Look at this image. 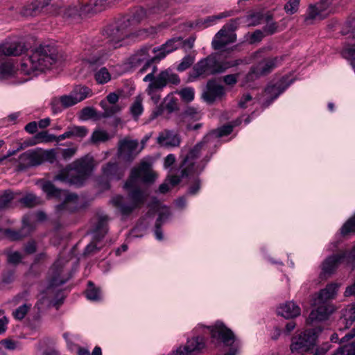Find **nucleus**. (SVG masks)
<instances>
[{"mask_svg": "<svg viewBox=\"0 0 355 355\" xmlns=\"http://www.w3.org/2000/svg\"><path fill=\"white\" fill-rule=\"evenodd\" d=\"M62 61L61 56L55 48L50 45L40 46L23 58L20 68L15 71L13 64L7 61L0 64V80L8 79L15 76L26 75V78L20 80L26 82L40 73L58 66Z\"/></svg>", "mask_w": 355, "mask_h": 355, "instance_id": "1", "label": "nucleus"}, {"mask_svg": "<svg viewBox=\"0 0 355 355\" xmlns=\"http://www.w3.org/2000/svg\"><path fill=\"white\" fill-rule=\"evenodd\" d=\"M157 177V173L153 170L149 162H140L131 170L130 175L124 184V189L128 193V197L115 196L110 200L112 205L118 209L123 216L130 215L145 202L148 196L147 191L139 188V182L152 184L156 180Z\"/></svg>", "mask_w": 355, "mask_h": 355, "instance_id": "2", "label": "nucleus"}, {"mask_svg": "<svg viewBox=\"0 0 355 355\" xmlns=\"http://www.w3.org/2000/svg\"><path fill=\"white\" fill-rule=\"evenodd\" d=\"M234 125H226L220 128L212 130L205 138L202 142L198 144L191 149L184 158L180 165V175H171L168 177L167 181L173 187L180 182V178L187 177L193 174H198L205 168L206 162L198 161V154L202 146L205 143H209L214 139H218L221 137L227 135L232 132Z\"/></svg>", "mask_w": 355, "mask_h": 355, "instance_id": "3", "label": "nucleus"}, {"mask_svg": "<svg viewBox=\"0 0 355 355\" xmlns=\"http://www.w3.org/2000/svg\"><path fill=\"white\" fill-rule=\"evenodd\" d=\"M147 17V12L144 8H137L132 13L130 18L123 19L117 24L111 25L105 30V42L103 45L105 50L111 51L120 47L121 41L128 35L127 31L128 25L136 24Z\"/></svg>", "mask_w": 355, "mask_h": 355, "instance_id": "4", "label": "nucleus"}, {"mask_svg": "<svg viewBox=\"0 0 355 355\" xmlns=\"http://www.w3.org/2000/svg\"><path fill=\"white\" fill-rule=\"evenodd\" d=\"M63 268L64 261L62 259L56 261L51 268L49 271L50 281L49 287L46 293L41 295L34 307L37 310L38 313H40L44 309L53 306L58 308L61 304V302L53 300L52 296L53 292L52 288L64 284L68 279V277L65 275Z\"/></svg>", "mask_w": 355, "mask_h": 355, "instance_id": "5", "label": "nucleus"}, {"mask_svg": "<svg viewBox=\"0 0 355 355\" xmlns=\"http://www.w3.org/2000/svg\"><path fill=\"white\" fill-rule=\"evenodd\" d=\"M93 168V159L85 157L75 161L71 165L60 171L55 180L69 184L80 186L90 174Z\"/></svg>", "mask_w": 355, "mask_h": 355, "instance_id": "6", "label": "nucleus"}, {"mask_svg": "<svg viewBox=\"0 0 355 355\" xmlns=\"http://www.w3.org/2000/svg\"><path fill=\"white\" fill-rule=\"evenodd\" d=\"M239 60L219 62L212 55L200 60L193 67L190 80L206 78L209 75L222 73L226 69L236 66Z\"/></svg>", "mask_w": 355, "mask_h": 355, "instance_id": "7", "label": "nucleus"}, {"mask_svg": "<svg viewBox=\"0 0 355 355\" xmlns=\"http://www.w3.org/2000/svg\"><path fill=\"white\" fill-rule=\"evenodd\" d=\"M92 95V90L85 86L78 85L67 95L54 97L51 101L53 114L61 112L63 109L73 106Z\"/></svg>", "mask_w": 355, "mask_h": 355, "instance_id": "8", "label": "nucleus"}, {"mask_svg": "<svg viewBox=\"0 0 355 355\" xmlns=\"http://www.w3.org/2000/svg\"><path fill=\"white\" fill-rule=\"evenodd\" d=\"M157 67L152 66L151 71L143 79L144 82H150L146 92L148 94H152L153 90L162 89L168 84L178 85L180 83L179 76L173 73L171 69L162 71L156 77L154 73L157 71Z\"/></svg>", "mask_w": 355, "mask_h": 355, "instance_id": "9", "label": "nucleus"}, {"mask_svg": "<svg viewBox=\"0 0 355 355\" xmlns=\"http://www.w3.org/2000/svg\"><path fill=\"white\" fill-rule=\"evenodd\" d=\"M321 331L320 327H315L293 337L291 345V352L302 353L309 351L315 345L316 339Z\"/></svg>", "mask_w": 355, "mask_h": 355, "instance_id": "10", "label": "nucleus"}, {"mask_svg": "<svg viewBox=\"0 0 355 355\" xmlns=\"http://www.w3.org/2000/svg\"><path fill=\"white\" fill-rule=\"evenodd\" d=\"M343 261H346L347 263L355 261V245L349 252H343L327 257L322 264V274L328 275H331L334 272L339 264Z\"/></svg>", "mask_w": 355, "mask_h": 355, "instance_id": "11", "label": "nucleus"}, {"mask_svg": "<svg viewBox=\"0 0 355 355\" xmlns=\"http://www.w3.org/2000/svg\"><path fill=\"white\" fill-rule=\"evenodd\" d=\"M212 343H222L226 346H231L235 340V336L233 332L228 329L221 322H217L216 324L208 327Z\"/></svg>", "mask_w": 355, "mask_h": 355, "instance_id": "12", "label": "nucleus"}, {"mask_svg": "<svg viewBox=\"0 0 355 355\" xmlns=\"http://www.w3.org/2000/svg\"><path fill=\"white\" fill-rule=\"evenodd\" d=\"M328 0H321L320 2L310 5L307 9L305 21L312 24L315 20H321L327 17L330 13Z\"/></svg>", "mask_w": 355, "mask_h": 355, "instance_id": "13", "label": "nucleus"}, {"mask_svg": "<svg viewBox=\"0 0 355 355\" xmlns=\"http://www.w3.org/2000/svg\"><path fill=\"white\" fill-rule=\"evenodd\" d=\"M108 218L106 216L100 217L97 225L94 230L93 241L87 245L85 250V254H91L97 252L99 248H97L96 242L101 240L107 232V223Z\"/></svg>", "mask_w": 355, "mask_h": 355, "instance_id": "14", "label": "nucleus"}, {"mask_svg": "<svg viewBox=\"0 0 355 355\" xmlns=\"http://www.w3.org/2000/svg\"><path fill=\"white\" fill-rule=\"evenodd\" d=\"M150 51L152 52L150 46H144L137 51L130 58V63L132 67H137L143 62H145V64L141 69L140 71L144 73L146 71L147 69L150 67L153 62L157 61V60H153V57H150Z\"/></svg>", "mask_w": 355, "mask_h": 355, "instance_id": "15", "label": "nucleus"}, {"mask_svg": "<svg viewBox=\"0 0 355 355\" xmlns=\"http://www.w3.org/2000/svg\"><path fill=\"white\" fill-rule=\"evenodd\" d=\"M181 44V37H175L168 40L161 46L152 49V53L155 54L153 60H157L159 62L168 54L180 48Z\"/></svg>", "mask_w": 355, "mask_h": 355, "instance_id": "16", "label": "nucleus"}, {"mask_svg": "<svg viewBox=\"0 0 355 355\" xmlns=\"http://www.w3.org/2000/svg\"><path fill=\"white\" fill-rule=\"evenodd\" d=\"M138 146L137 140H121L119 146V155L125 160H132L141 151V149L137 150Z\"/></svg>", "mask_w": 355, "mask_h": 355, "instance_id": "17", "label": "nucleus"}, {"mask_svg": "<svg viewBox=\"0 0 355 355\" xmlns=\"http://www.w3.org/2000/svg\"><path fill=\"white\" fill-rule=\"evenodd\" d=\"M313 305L316 308L311 311L307 320L309 323L324 320L328 318L333 311L331 306L328 302H320V304H315V300L314 299Z\"/></svg>", "mask_w": 355, "mask_h": 355, "instance_id": "18", "label": "nucleus"}, {"mask_svg": "<svg viewBox=\"0 0 355 355\" xmlns=\"http://www.w3.org/2000/svg\"><path fill=\"white\" fill-rule=\"evenodd\" d=\"M157 143L162 147H177L180 144V139L174 131L164 130L159 133Z\"/></svg>", "mask_w": 355, "mask_h": 355, "instance_id": "19", "label": "nucleus"}, {"mask_svg": "<svg viewBox=\"0 0 355 355\" xmlns=\"http://www.w3.org/2000/svg\"><path fill=\"white\" fill-rule=\"evenodd\" d=\"M236 40V34H230L225 29H220L214 36L211 45L215 50H220L226 45L233 43Z\"/></svg>", "mask_w": 355, "mask_h": 355, "instance_id": "20", "label": "nucleus"}, {"mask_svg": "<svg viewBox=\"0 0 355 355\" xmlns=\"http://www.w3.org/2000/svg\"><path fill=\"white\" fill-rule=\"evenodd\" d=\"M207 92L203 94V98L208 103H212L217 98L225 94L223 86L216 83L214 80H209L207 83Z\"/></svg>", "mask_w": 355, "mask_h": 355, "instance_id": "21", "label": "nucleus"}, {"mask_svg": "<svg viewBox=\"0 0 355 355\" xmlns=\"http://www.w3.org/2000/svg\"><path fill=\"white\" fill-rule=\"evenodd\" d=\"M340 284L337 283H331L327 285V286L322 289L315 300V304H320V302H328L329 300L335 298L337 295Z\"/></svg>", "mask_w": 355, "mask_h": 355, "instance_id": "22", "label": "nucleus"}, {"mask_svg": "<svg viewBox=\"0 0 355 355\" xmlns=\"http://www.w3.org/2000/svg\"><path fill=\"white\" fill-rule=\"evenodd\" d=\"M88 130L82 125H71L69 126L66 131L58 136V140H64L66 139H83L88 134Z\"/></svg>", "mask_w": 355, "mask_h": 355, "instance_id": "23", "label": "nucleus"}, {"mask_svg": "<svg viewBox=\"0 0 355 355\" xmlns=\"http://www.w3.org/2000/svg\"><path fill=\"white\" fill-rule=\"evenodd\" d=\"M301 309L294 302H286L277 309V313L285 318H293L300 315Z\"/></svg>", "mask_w": 355, "mask_h": 355, "instance_id": "24", "label": "nucleus"}, {"mask_svg": "<svg viewBox=\"0 0 355 355\" xmlns=\"http://www.w3.org/2000/svg\"><path fill=\"white\" fill-rule=\"evenodd\" d=\"M292 83L293 80H291L285 85L284 82L282 81L276 85L268 86L265 89V96L267 98H270V101L267 103L266 106L269 105L273 100L277 98Z\"/></svg>", "mask_w": 355, "mask_h": 355, "instance_id": "25", "label": "nucleus"}, {"mask_svg": "<svg viewBox=\"0 0 355 355\" xmlns=\"http://www.w3.org/2000/svg\"><path fill=\"white\" fill-rule=\"evenodd\" d=\"M24 51V46L16 44H3L0 45V62H5L6 57L19 55Z\"/></svg>", "mask_w": 355, "mask_h": 355, "instance_id": "26", "label": "nucleus"}, {"mask_svg": "<svg viewBox=\"0 0 355 355\" xmlns=\"http://www.w3.org/2000/svg\"><path fill=\"white\" fill-rule=\"evenodd\" d=\"M283 57L270 58L263 60L257 64V69L262 76L266 75L278 67L282 62Z\"/></svg>", "mask_w": 355, "mask_h": 355, "instance_id": "27", "label": "nucleus"}, {"mask_svg": "<svg viewBox=\"0 0 355 355\" xmlns=\"http://www.w3.org/2000/svg\"><path fill=\"white\" fill-rule=\"evenodd\" d=\"M231 15V11H225L216 15L208 16L204 19H198L196 22V26L207 28L216 24L219 20L230 17Z\"/></svg>", "mask_w": 355, "mask_h": 355, "instance_id": "28", "label": "nucleus"}, {"mask_svg": "<svg viewBox=\"0 0 355 355\" xmlns=\"http://www.w3.org/2000/svg\"><path fill=\"white\" fill-rule=\"evenodd\" d=\"M103 175L107 180H119L123 172L121 171L116 163H108L102 168Z\"/></svg>", "mask_w": 355, "mask_h": 355, "instance_id": "29", "label": "nucleus"}, {"mask_svg": "<svg viewBox=\"0 0 355 355\" xmlns=\"http://www.w3.org/2000/svg\"><path fill=\"white\" fill-rule=\"evenodd\" d=\"M79 198L74 193H67L65 195L64 202L58 206L59 210L67 209L73 211L78 209Z\"/></svg>", "mask_w": 355, "mask_h": 355, "instance_id": "30", "label": "nucleus"}, {"mask_svg": "<svg viewBox=\"0 0 355 355\" xmlns=\"http://www.w3.org/2000/svg\"><path fill=\"white\" fill-rule=\"evenodd\" d=\"M44 154L40 150H29L21 155V158L26 159L32 166H37L44 161Z\"/></svg>", "mask_w": 355, "mask_h": 355, "instance_id": "31", "label": "nucleus"}, {"mask_svg": "<svg viewBox=\"0 0 355 355\" xmlns=\"http://www.w3.org/2000/svg\"><path fill=\"white\" fill-rule=\"evenodd\" d=\"M56 14L63 18H73L80 15V7L76 5H71L67 7H60Z\"/></svg>", "mask_w": 355, "mask_h": 355, "instance_id": "32", "label": "nucleus"}, {"mask_svg": "<svg viewBox=\"0 0 355 355\" xmlns=\"http://www.w3.org/2000/svg\"><path fill=\"white\" fill-rule=\"evenodd\" d=\"M190 354L199 352L205 347V341L202 337L196 336L189 339L185 345Z\"/></svg>", "mask_w": 355, "mask_h": 355, "instance_id": "33", "label": "nucleus"}, {"mask_svg": "<svg viewBox=\"0 0 355 355\" xmlns=\"http://www.w3.org/2000/svg\"><path fill=\"white\" fill-rule=\"evenodd\" d=\"M355 321V304H349L343 311V322L346 327H350Z\"/></svg>", "mask_w": 355, "mask_h": 355, "instance_id": "34", "label": "nucleus"}, {"mask_svg": "<svg viewBox=\"0 0 355 355\" xmlns=\"http://www.w3.org/2000/svg\"><path fill=\"white\" fill-rule=\"evenodd\" d=\"M86 297L93 302L101 300V293L99 288H96L92 282H88V288L85 292Z\"/></svg>", "mask_w": 355, "mask_h": 355, "instance_id": "35", "label": "nucleus"}, {"mask_svg": "<svg viewBox=\"0 0 355 355\" xmlns=\"http://www.w3.org/2000/svg\"><path fill=\"white\" fill-rule=\"evenodd\" d=\"M354 233H355V215L349 218L340 230V234L344 237Z\"/></svg>", "mask_w": 355, "mask_h": 355, "instance_id": "36", "label": "nucleus"}, {"mask_svg": "<svg viewBox=\"0 0 355 355\" xmlns=\"http://www.w3.org/2000/svg\"><path fill=\"white\" fill-rule=\"evenodd\" d=\"M101 107L104 110L103 116L109 117L111 116L121 110V107L117 104L107 105L105 101H102L100 103Z\"/></svg>", "mask_w": 355, "mask_h": 355, "instance_id": "37", "label": "nucleus"}, {"mask_svg": "<svg viewBox=\"0 0 355 355\" xmlns=\"http://www.w3.org/2000/svg\"><path fill=\"white\" fill-rule=\"evenodd\" d=\"M142 97L140 95H139L135 97L134 103L130 107V112L135 119H137V117L139 115H141L143 112L144 107L142 105Z\"/></svg>", "mask_w": 355, "mask_h": 355, "instance_id": "38", "label": "nucleus"}, {"mask_svg": "<svg viewBox=\"0 0 355 355\" xmlns=\"http://www.w3.org/2000/svg\"><path fill=\"white\" fill-rule=\"evenodd\" d=\"M195 61V55L188 54L186 55L182 58V59L180 60V62L178 64V65L176 67V69L178 71H184L189 69L194 62Z\"/></svg>", "mask_w": 355, "mask_h": 355, "instance_id": "39", "label": "nucleus"}, {"mask_svg": "<svg viewBox=\"0 0 355 355\" xmlns=\"http://www.w3.org/2000/svg\"><path fill=\"white\" fill-rule=\"evenodd\" d=\"M111 137L112 136L106 131L103 130H96L92 133L91 140L94 143L105 142L111 139Z\"/></svg>", "mask_w": 355, "mask_h": 355, "instance_id": "40", "label": "nucleus"}, {"mask_svg": "<svg viewBox=\"0 0 355 355\" xmlns=\"http://www.w3.org/2000/svg\"><path fill=\"white\" fill-rule=\"evenodd\" d=\"M95 80L98 84H105L111 80V75L105 67H103L96 72Z\"/></svg>", "mask_w": 355, "mask_h": 355, "instance_id": "41", "label": "nucleus"}, {"mask_svg": "<svg viewBox=\"0 0 355 355\" xmlns=\"http://www.w3.org/2000/svg\"><path fill=\"white\" fill-rule=\"evenodd\" d=\"M36 140L38 144L40 143H48L51 141H60V140L58 139V137L49 134L46 131H43L37 133L35 135Z\"/></svg>", "mask_w": 355, "mask_h": 355, "instance_id": "42", "label": "nucleus"}, {"mask_svg": "<svg viewBox=\"0 0 355 355\" xmlns=\"http://www.w3.org/2000/svg\"><path fill=\"white\" fill-rule=\"evenodd\" d=\"M31 308V304H24L15 310L12 313V315L16 320H21L24 318Z\"/></svg>", "mask_w": 355, "mask_h": 355, "instance_id": "43", "label": "nucleus"}, {"mask_svg": "<svg viewBox=\"0 0 355 355\" xmlns=\"http://www.w3.org/2000/svg\"><path fill=\"white\" fill-rule=\"evenodd\" d=\"M42 189L49 196H59L62 192L60 190L57 189L50 182L42 183Z\"/></svg>", "mask_w": 355, "mask_h": 355, "instance_id": "44", "label": "nucleus"}, {"mask_svg": "<svg viewBox=\"0 0 355 355\" xmlns=\"http://www.w3.org/2000/svg\"><path fill=\"white\" fill-rule=\"evenodd\" d=\"M355 354V343L343 345L339 347L333 355H354Z\"/></svg>", "mask_w": 355, "mask_h": 355, "instance_id": "45", "label": "nucleus"}, {"mask_svg": "<svg viewBox=\"0 0 355 355\" xmlns=\"http://www.w3.org/2000/svg\"><path fill=\"white\" fill-rule=\"evenodd\" d=\"M265 17L261 13L257 12L247 17L246 21L248 26H257L261 24Z\"/></svg>", "mask_w": 355, "mask_h": 355, "instance_id": "46", "label": "nucleus"}, {"mask_svg": "<svg viewBox=\"0 0 355 355\" xmlns=\"http://www.w3.org/2000/svg\"><path fill=\"white\" fill-rule=\"evenodd\" d=\"M19 201L28 207H33L39 202L37 198L32 193L27 194L24 198H21Z\"/></svg>", "mask_w": 355, "mask_h": 355, "instance_id": "47", "label": "nucleus"}, {"mask_svg": "<svg viewBox=\"0 0 355 355\" xmlns=\"http://www.w3.org/2000/svg\"><path fill=\"white\" fill-rule=\"evenodd\" d=\"M301 0H289L284 6V10L287 14L293 15L295 13L298 8Z\"/></svg>", "mask_w": 355, "mask_h": 355, "instance_id": "48", "label": "nucleus"}, {"mask_svg": "<svg viewBox=\"0 0 355 355\" xmlns=\"http://www.w3.org/2000/svg\"><path fill=\"white\" fill-rule=\"evenodd\" d=\"M170 216L171 213L169 209L166 207H162L159 212V216L156 220V223H157L158 225H162L167 221Z\"/></svg>", "mask_w": 355, "mask_h": 355, "instance_id": "49", "label": "nucleus"}, {"mask_svg": "<svg viewBox=\"0 0 355 355\" xmlns=\"http://www.w3.org/2000/svg\"><path fill=\"white\" fill-rule=\"evenodd\" d=\"M14 198V195L10 191H6L0 195V208L8 207V204Z\"/></svg>", "mask_w": 355, "mask_h": 355, "instance_id": "50", "label": "nucleus"}, {"mask_svg": "<svg viewBox=\"0 0 355 355\" xmlns=\"http://www.w3.org/2000/svg\"><path fill=\"white\" fill-rule=\"evenodd\" d=\"M196 40V37L195 35H191L186 40H183L181 37L182 44L180 48H182L185 52L189 51L193 48Z\"/></svg>", "mask_w": 355, "mask_h": 355, "instance_id": "51", "label": "nucleus"}, {"mask_svg": "<svg viewBox=\"0 0 355 355\" xmlns=\"http://www.w3.org/2000/svg\"><path fill=\"white\" fill-rule=\"evenodd\" d=\"M181 98L186 102H191L194 98V90L191 87H186L179 92Z\"/></svg>", "mask_w": 355, "mask_h": 355, "instance_id": "52", "label": "nucleus"}, {"mask_svg": "<svg viewBox=\"0 0 355 355\" xmlns=\"http://www.w3.org/2000/svg\"><path fill=\"white\" fill-rule=\"evenodd\" d=\"M254 100L249 94H245L242 96L239 101V106L241 108H247L248 107L253 105Z\"/></svg>", "mask_w": 355, "mask_h": 355, "instance_id": "53", "label": "nucleus"}, {"mask_svg": "<svg viewBox=\"0 0 355 355\" xmlns=\"http://www.w3.org/2000/svg\"><path fill=\"white\" fill-rule=\"evenodd\" d=\"M240 19L239 18L231 19L228 23L223 26L221 29H225V32L231 34H235L234 31L237 29L239 25Z\"/></svg>", "mask_w": 355, "mask_h": 355, "instance_id": "54", "label": "nucleus"}, {"mask_svg": "<svg viewBox=\"0 0 355 355\" xmlns=\"http://www.w3.org/2000/svg\"><path fill=\"white\" fill-rule=\"evenodd\" d=\"M96 112L95 110L91 107H87L83 108L80 112V118L82 120H87L95 117Z\"/></svg>", "mask_w": 355, "mask_h": 355, "instance_id": "55", "label": "nucleus"}, {"mask_svg": "<svg viewBox=\"0 0 355 355\" xmlns=\"http://www.w3.org/2000/svg\"><path fill=\"white\" fill-rule=\"evenodd\" d=\"M201 182L198 178H195L191 182L189 189L188 194L196 195L200 189Z\"/></svg>", "mask_w": 355, "mask_h": 355, "instance_id": "56", "label": "nucleus"}, {"mask_svg": "<svg viewBox=\"0 0 355 355\" xmlns=\"http://www.w3.org/2000/svg\"><path fill=\"white\" fill-rule=\"evenodd\" d=\"M260 76V71L257 69V67H252L251 70L248 72V73L245 77V83H248L252 82L253 80L257 79Z\"/></svg>", "mask_w": 355, "mask_h": 355, "instance_id": "57", "label": "nucleus"}, {"mask_svg": "<svg viewBox=\"0 0 355 355\" xmlns=\"http://www.w3.org/2000/svg\"><path fill=\"white\" fill-rule=\"evenodd\" d=\"M343 55L345 58L352 60V66L355 71V46L346 47L343 51Z\"/></svg>", "mask_w": 355, "mask_h": 355, "instance_id": "58", "label": "nucleus"}, {"mask_svg": "<svg viewBox=\"0 0 355 355\" xmlns=\"http://www.w3.org/2000/svg\"><path fill=\"white\" fill-rule=\"evenodd\" d=\"M22 258V254L19 252H10L8 254V261L12 264L19 263Z\"/></svg>", "mask_w": 355, "mask_h": 355, "instance_id": "59", "label": "nucleus"}, {"mask_svg": "<svg viewBox=\"0 0 355 355\" xmlns=\"http://www.w3.org/2000/svg\"><path fill=\"white\" fill-rule=\"evenodd\" d=\"M184 117L186 119L190 118V119H198L200 117V112L198 110V109H196L195 107H188L184 111Z\"/></svg>", "mask_w": 355, "mask_h": 355, "instance_id": "60", "label": "nucleus"}, {"mask_svg": "<svg viewBox=\"0 0 355 355\" xmlns=\"http://www.w3.org/2000/svg\"><path fill=\"white\" fill-rule=\"evenodd\" d=\"M83 60H85L90 64H98L101 62V58L98 57L97 55L94 54L93 53L89 54L87 52H85V55L83 57Z\"/></svg>", "mask_w": 355, "mask_h": 355, "instance_id": "61", "label": "nucleus"}, {"mask_svg": "<svg viewBox=\"0 0 355 355\" xmlns=\"http://www.w3.org/2000/svg\"><path fill=\"white\" fill-rule=\"evenodd\" d=\"M76 151H77L76 148H69L62 149L61 150L62 157L65 160L69 159L73 156H74Z\"/></svg>", "mask_w": 355, "mask_h": 355, "instance_id": "62", "label": "nucleus"}, {"mask_svg": "<svg viewBox=\"0 0 355 355\" xmlns=\"http://www.w3.org/2000/svg\"><path fill=\"white\" fill-rule=\"evenodd\" d=\"M239 73L229 74L223 77V81L227 85H234L237 83Z\"/></svg>", "mask_w": 355, "mask_h": 355, "instance_id": "63", "label": "nucleus"}, {"mask_svg": "<svg viewBox=\"0 0 355 355\" xmlns=\"http://www.w3.org/2000/svg\"><path fill=\"white\" fill-rule=\"evenodd\" d=\"M264 37L263 33L260 30H257L251 35L250 39V43H255L260 42Z\"/></svg>", "mask_w": 355, "mask_h": 355, "instance_id": "64", "label": "nucleus"}]
</instances>
